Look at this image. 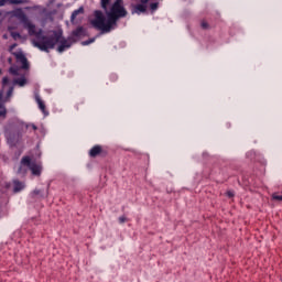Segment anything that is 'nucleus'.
Returning <instances> with one entry per match:
<instances>
[{
    "mask_svg": "<svg viewBox=\"0 0 282 282\" xmlns=\"http://www.w3.org/2000/svg\"><path fill=\"white\" fill-rule=\"evenodd\" d=\"M19 19H21L24 23V26L29 30L30 36H35L33 41L34 47H37L41 52H50V50H54L57 43V52L63 54V52L69 50L72 45L76 42L74 36H68L67 39L63 36V30L53 31L52 35H43V29L36 31V25L32 24L28 21V17L23 11L18 12Z\"/></svg>",
    "mask_w": 282,
    "mask_h": 282,
    "instance_id": "1",
    "label": "nucleus"
},
{
    "mask_svg": "<svg viewBox=\"0 0 282 282\" xmlns=\"http://www.w3.org/2000/svg\"><path fill=\"white\" fill-rule=\"evenodd\" d=\"M105 13L100 10L94 12V19L90 21V24L95 30H99L101 34H109L111 30L118 28V20L124 19L127 17V9L122 6V0H116L110 8V11Z\"/></svg>",
    "mask_w": 282,
    "mask_h": 282,
    "instance_id": "2",
    "label": "nucleus"
},
{
    "mask_svg": "<svg viewBox=\"0 0 282 282\" xmlns=\"http://www.w3.org/2000/svg\"><path fill=\"white\" fill-rule=\"evenodd\" d=\"M21 164L28 166L32 172V175H36L37 177L41 176V173L43 172V166L41 165V163L32 162V159H30V156H23L21 160Z\"/></svg>",
    "mask_w": 282,
    "mask_h": 282,
    "instance_id": "3",
    "label": "nucleus"
},
{
    "mask_svg": "<svg viewBox=\"0 0 282 282\" xmlns=\"http://www.w3.org/2000/svg\"><path fill=\"white\" fill-rule=\"evenodd\" d=\"M147 3L140 2L132 6L131 14H147Z\"/></svg>",
    "mask_w": 282,
    "mask_h": 282,
    "instance_id": "4",
    "label": "nucleus"
},
{
    "mask_svg": "<svg viewBox=\"0 0 282 282\" xmlns=\"http://www.w3.org/2000/svg\"><path fill=\"white\" fill-rule=\"evenodd\" d=\"M137 3H145L148 6V3H150V10H152V12H155L159 8H160V1L162 0H135Z\"/></svg>",
    "mask_w": 282,
    "mask_h": 282,
    "instance_id": "5",
    "label": "nucleus"
},
{
    "mask_svg": "<svg viewBox=\"0 0 282 282\" xmlns=\"http://www.w3.org/2000/svg\"><path fill=\"white\" fill-rule=\"evenodd\" d=\"M17 62L21 63L22 69H30V63L28 62V57H25L23 53L17 54Z\"/></svg>",
    "mask_w": 282,
    "mask_h": 282,
    "instance_id": "6",
    "label": "nucleus"
},
{
    "mask_svg": "<svg viewBox=\"0 0 282 282\" xmlns=\"http://www.w3.org/2000/svg\"><path fill=\"white\" fill-rule=\"evenodd\" d=\"M100 153H102V147L100 145H95L90 149L89 151V156L90 158H98V155H100Z\"/></svg>",
    "mask_w": 282,
    "mask_h": 282,
    "instance_id": "7",
    "label": "nucleus"
},
{
    "mask_svg": "<svg viewBox=\"0 0 282 282\" xmlns=\"http://www.w3.org/2000/svg\"><path fill=\"white\" fill-rule=\"evenodd\" d=\"M70 36H73V39H80V36H85V28L78 26L72 32Z\"/></svg>",
    "mask_w": 282,
    "mask_h": 282,
    "instance_id": "8",
    "label": "nucleus"
},
{
    "mask_svg": "<svg viewBox=\"0 0 282 282\" xmlns=\"http://www.w3.org/2000/svg\"><path fill=\"white\" fill-rule=\"evenodd\" d=\"M85 13V9L83 7H80L79 9L73 11L72 15H70V21L74 22L76 21V17H78V14H84Z\"/></svg>",
    "mask_w": 282,
    "mask_h": 282,
    "instance_id": "9",
    "label": "nucleus"
},
{
    "mask_svg": "<svg viewBox=\"0 0 282 282\" xmlns=\"http://www.w3.org/2000/svg\"><path fill=\"white\" fill-rule=\"evenodd\" d=\"M13 85H19V87H25L28 85V79L25 77H20L13 80Z\"/></svg>",
    "mask_w": 282,
    "mask_h": 282,
    "instance_id": "10",
    "label": "nucleus"
},
{
    "mask_svg": "<svg viewBox=\"0 0 282 282\" xmlns=\"http://www.w3.org/2000/svg\"><path fill=\"white\" fill-rule=\"evenodd\" d=\"M23 184L20 181H13V193H21L23 191Z\"/></svg>",
    "mask_w": 282,
    "mask_h": 282,
    "instance_id": "11",
    "label": "nucleus"
},
{
    "mask_svg": "<svg viewBox=\"0 0 282 282\" xmlns=\"http://www.w3.org/2000/svg\"><path fill=\"white\" fill-rule=\"evenodd\" d=\"M35 100H36V102L39 105V109H41L43 113H46V111H45V102H43L41 100V97L36 96Z\"/></svg>",
    "mask_w": 282,
    "mask_h": 282,
    "instance_id": "12",
    "label": "nucleus"
},
{
    "mask_svg": "<svg viewBox=\"0 0 282 282\" xmlns=\"http://www.w3.org/2000/svg\"><path fill=\"white\" fill-rule=\"evenodd\" d=\"M271 198L273 202H282V191L273 193Z\"/></svg>",
    "mask_w": 282,
    "mask_h": 282,
    "instance_id": "13",
    "label": "nucleus"
},
{
    "mask_svg": "<svg viewBox=\"0 0 282 282\" xmlns=\"http://www.w3.org/2000/svg\"><path fill=\"white\" fill-rule=\"evenodd\" d=\"M12 94H14V87L13 86H11L9 88V90L7 91V97L4 99V102H8L10 100V98H12Z\"/></svg>",
    "mask_w": 282,
    "mask_h": 282,
    "instance_id": "14",
    "label": "nucleus"
},
{
    "mask_svg": "<svg viewBox=\"0 0 282 282\" xmlns=\"http://www.w3.org/2000/svg\"><path fill=\"white\" fill-rule=\"evenodd\" d=\"M9 3L12 6H21L23 3H28V0H9Z\"/></svg>",
    "mask_w": 282,
    "mask_h": 282,
    "instance_id": "15",
    "label": "nucleus"
},
{
    "mask_svg": "<svg viewBox=\"0 0 282 282\" xmlns=\"http://www.w3.org/2000/svg\"><path fill=\"white\" fill-rule=\"evenodd\" d=\"M109 3H111V0H101L102 10L107 11V8H109Z\"/></svg>",
    "mask_w": 282,
    "mask_h": 282,
    "instance_id": "16",
    "label": "nucleus"
},
{
    "mask_svg": "<svg viewBox=\"0 0 282 282\" xmlns=\"http://www.w3.org/2000/svg\"><path fill=\"white\" fill-rule=\"evenodd\" d=\"M9 73L12 74V76H19V68L14 67V66H11L9 68Z\"/></svg>",
    "mask_w": 282,
    "mask_h": 282,
    "instance_id": "17",
    "label": "nucleus"
},
{
    "mask_svg": "<svg viewBox=\"0 0 282 282\" xmlns=\"http://www.w3.org/2000/svg\"><path fill=\"white\" fill-rule=\"evenodd\" d=\"M96 41V37L89 39L87 41L82 42V45H91Z\"/></svg>",
    "mask_w": 282,
    "mask_h": 282,
    "instance_id": "18",
    "label": "nucleus"
},
{
    "mask_svg": "<svg viewBox=\"0 0 282 282\" xmlns=\"http://www.w3.org/2000/svg\"><path fill=\"white\" fill-rule=\"evenodd\" d=\"M200 28H202L203 30H208V28H210V25L208 24V22L202 21Z\"/></svg>",
    "mask_w": 282,
    "mask_h": 282,
    "instance_id": "19",
    "label": "nucleus"
},
{
    "mask_svg": "<svg viewBox=\"0 0 282 282\" xmlns=\"http://www.w3.org/2000/svg\"><path fill=\"white\" fill-rule=\"evenodd\" d=\"M6 116H8V109H1L0 110V118H6Z\"/></svg>",
    "mask_w": 282,
    "mask_h": 282,
    "instance_id": "20",
    "label": "nucleus"
},
{
    "mask_svg": "<svg viewBox=\"0 0 282 282\" xmlns=\"http://www.w3.org/2000/svg\"><path fill=\"white\" fill-rule=\"evenodd\" d=\"M12 39L17 40V39H21V33L18 32H12L11 33Z\"/></svg>",
    "mask_w": 282,
    "mask_h": 282,
    "instance_id": "21",
    "label": "nucleus"
},
{
    "mask_svg": "<svg viewBox=\"0 0 282 282\" xmlns=\"http://www.w3.org/2000/svg\"><path fill=\"white\" fill-rule=\"evenodd\" d=\"M30 127L31 129H33V131H36L39 129V127H36V124L34 123L26 124V129H30Z\"/></svg>",
    "mask_w": 282,
    "mask_h": 282,
    "instance_id": "22",
    "label": "nucleus"
},
{
    "mask_svg": "<svg viewBox=\"0 0 282 282\" xmlns=\"http://www.w3.org/2000/svg\"><path fill=\"white\" fill-rule=\"evenodd\" d=\"M8 83H10V78L3 77L2 78V86L6 87V85H8Z\"/></svg>",
    "mask_w": 282,
    "mask_h": 282,
    "instance_id": "23",
    "label": "nucleus"
},
{
    "mask_svg": "<svg viewBox=\"0 0 282 282\" xmlns=\"http://www.w3.org/2000/svg\"><path fill=\"white\" fill-rule=\"evenodd\" d=\"M227 197H229V198L235 197V192L234 191H228L227 192Z\"/></svg>",
    "mask_w": 282,
    "mask_h": 282,
    "instance_id": "24",
    "label": "nucleus"
},
{
    "mask_svg": "<svg viewBox=\"0 0 282 282\" xmlns=\"http://www.w3.org/2000/svg\"><path fill=\"white\" fill-rule=\"evenodd\" d=\"M127 221V217L121 216L119 217V224H124Z\"/></svg>",
    "mask_w": 282,
    "mask_h": 282,
    "instance_id": "25",
    "label": "nucleus"
},
{
    "mask_svg": "<svg viewBox=\"0 0 282 282\" xmlns=\"http://www.w3.org/2000/svg\"><path fill=\"white\" fill-rule=\"evenodd\" d=\"M0 109H6V100H0Z\"/></svg>",
    "mask_w": 282,
    "mask_h": 282,
    "instance_id": "26",
    "label": "nucleus"
},
{
    "mask_svg": "<svg viewBox=\"0 0 282 282\" xmlns=\"http://www.w3.org/2000/svg\"><path fill=\"white\" fill-rule=\"evenodd\" d=\"M10 0H0V8L6 6Z\"/></svg>",
    "mask_w": 282,
    "mask_h": 282,
    "instance_id": "27",
    "label": "nucleus"
},
{
    "mask_svg": "<svg viewBox=\"0 0 282 282\" xmlns=\"http://www.w3.org/2000/svg\"><path fill=\"white\" fill-rule=\"evenodd\" d=\"M80 105H85V101L82 100L79 104H77V110L79 109L78 107H80Z\"/></svg>",
    "mask_w": 282,
    "mask_h": 282,
    "instance_id": "28",
    "label": "nucleus"
},
{
    "mask_svg": "<svg viewBox=\"0 0 282 282\" xmlns=\"http://www.w3.org/2000/svg\"><path fill=\"white\" fill-rule=\"evenodd\" d=\"M0 100H3V93H0Z\"/></svg>",
    "mask_w": 282,
    "mask_h": 282,
    "instance_id": "29",
    "label": "nucleus"
},
{
    "mask_svg": "<svg viewBox=\"0 0 282 282\" xmlns=\"http://www.w3.org/2000/svg\"><path fill=\"white\" fill-rule=\"evenodd\" d=\"M15 46H17V45H15V44H13V46H11V50H12V48H14Z\"/></svg>",
    "mask_w": 282,
    "mask_h": 282,
    "instance_id": "30",
    "label": "nucleus"
},
{
    "mask_svg": "<svg viewBox=\"0 0 282 282\" xmlns=\"http://www.w3.org/2000/svg\"><path fill=\"white\" fill-rule=\"evenodd\" d=\"M3 72L1 70V68H0V75L2 74Z\"/></svg>",
    "mask_w": 282,
    "mask_h": 282,
    "instance_id": "31",
    "label": "nucleus"
}]
</instances>
